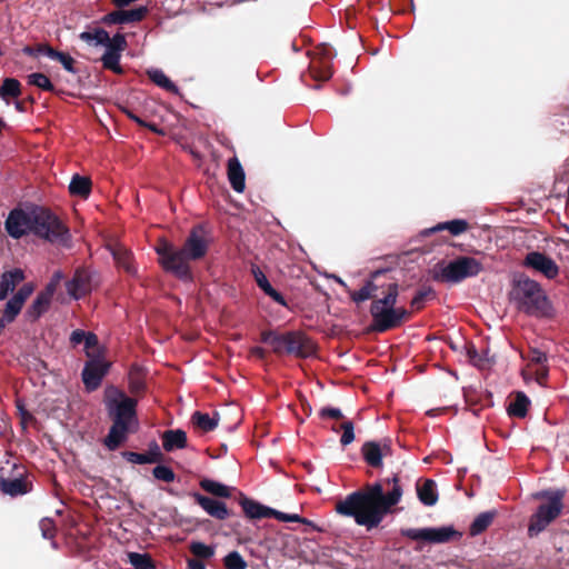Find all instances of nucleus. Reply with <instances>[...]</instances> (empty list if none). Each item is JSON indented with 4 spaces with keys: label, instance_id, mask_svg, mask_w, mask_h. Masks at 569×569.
Segmentation results:
<instances>
[{
    "label": "nucleus",
    "instance_id": "37998d69",
    "mask_svg": "<svg viewBox=\"0 0 569 569\" xmlns=\"http://www.w3.org/2000/svg\"><path fill=\"white\" fill-rule=\"evenodd\" d=\"M22 303L18 301L14 297H12L6 305L3 311V318L7 322H12L16 317L20 313Z\"/></svg>",
    "mask_w": 569,
    "mask_h": 569
},
{
    "label": "nucleus",
    "instance_id": "a211bd4d",
    "mask_svg": "<svg viewBox=\"0 0 569 569\" xmlns=\"http://www.w3.org/2000/svg\"><path fill=\"white\" fill-rule=\"evenodd\" d=\"M146 370L137 365L133 363L130 367L129 373H128V388L129 392L134 397H142L147 391V385H146Z\"/></svg>",
    "mask_w": 569,
    "mask_h": 569
},
{
    "label": "nucleus",
    "instance_id": "c756f323",
    "mask_svg": "<svg viewBox=\"0 0 569 569\" xmlns=\"http://www.w3.org/2000/svg\"><path fill=\"white\" fill-rule=\"evenodd\" d=\"M496 516V510L479 513L469 527L470 536L475 537L486 531L488 527L492 523Z\"/></svg>",
    "mask_w": 569,
    "mask_h": 569
},
{
    "label": "nucleus",
    "instance_id": "f03ea898",
    "mask_svg": "<svg viewBox=\"0 0 569 569\" xmlns=\"http://www.w3.org/2000/svg\"><path fill=\"white\" fill-rule=\"evenodd\" d=\"M385 483L392 487L389 492L385 493L382 482L368 483L338 501L336 511L353 518L357 525L368 530L377 528L403 493L398 473L386 479Z\"/></svg>",
    "mask_w": 569,
    "mask_h": 569
},
{
    "label": "nucleus",
    "instance_id": "e2e57ef3",
    "mask_svg": "<svg viewBox=\"0 0 569 569\" xmlns=\"http://www.w3.org/2000/svg\"><path fill=\"white\" fill-rule=\"evenodd\" d=\"M250 355L259 360H264L267 351L261 347H252L250 349Z\"/></svg>",
    "mask_w": 569,
    "mask_h": 569
},
{
    "label": "nucleus",
    "instance_id": "0e129e2a",
    "mask_svg": "<svg viewBox=\"0 0 569 569\" xmlns=\"http://www.w3.org/2000/svg\"><path fill=\"white\" fill-rule=\"evenodd\" d=\"M123 112L127 114V117L129 119H131L132 121H134L137 124H146V121L140 118L139 116H137L132 110L130 109H123Z\"/></svg>",
    "mask_w": 569,
    "mask_h": 569
},
{
    "label": "nucleus",
    "instance_id": "49530a36",
    "mask_svg": "<svg viewBox=\"0 0 569 569\" xmlns=\"http://www.w3.org/2000/svg\"><path fill=\"white\" fill-rule=\"evenodd\" d=\"M152 475L156 479L163 482H172L176 479L173 470L167 466L158 465L152 469Z\"/></svg>",
    "mask_w": 569,
    "mask_h": 569
},
{
    "label": "nucleus",
    "instance_id": "5701e85b",
    "mask_svg": "<svg viewBox=\"0 0 569 569\" xmlns=\"http://www.w3.org/2000/svg\"><path fill=\"white\" fill-rule=\"evenodd\" d=\"M23 279L24 273L19 268L3 272L0 279V300H4Z\"/></svg>",
    "mask_w": 569,
    "mask_h": 569
},
{
    "label": "nucleus",
    "instance_id": "412c9836",
    "mask_svg": "<svg viewBox=\"0 0 569 569\" xmlns=\"http://www.w3.org/2000/svg\"><path fill=\"white\" fill-rule=\"evenodd\" d=\"M111 253L118 267L122 268L130 276L137 274V268L130 250L121 244H114L111 248Z\"/></svg>",
    "mask_w": 569,
    "mask_h": 569
},
{
    "label": "nucleus",
    "instance_id": "7ed1b4c3",
    "mask_svg": "<svg viewBox=\"0 0 569 569\" xmlns=\"http://www.w3.org/2000/svg\"><path fill=\"white\" fill-rule=\"evenodd\" d=\"M4 229L13 239L33 234L50 243L67 244L71 238L69 228L59 217L39 206L12 209L4 221Z\"/></svg>",
    "mask_w": 569,
    "mask_h": 569
},
{
    "label": "nucleus",
    "instance_id": "603ef678",
    "mask_svg": "<svg viewBox=\"0 0 569 569\" xmlns=\"http://www.w3.org/2000/svg\"><path fill=\"white\" fill-rule=\"evenodd\" d=\"M98 337L93 332H88L84 338V349L89 358L97 357L90 350L98 347Z\"/></svg>",
    "mask_w": 569,
    "mask_h": 569
},
{
    "label": "nucleus",
    "instance_id": "de8ad7c7",
    "mask_svg": "<svg viewBox=\"0 0 569 569\" xmlns=\"http://www.w3.org/2000/svg\"><path fill=\"white\" fill-rule=\"evenodd\" d=\"M39 527L42 533V537L46 539H53L57 532V528L54 521L50 518H43L39 522Z\"/></svg>",
    "mask_w": 569,
    "mask_h": 569
},
{
    "label": "nucleus",
    "instance_id": "f3484780",
    "mask_svg": "<svg viewBox=\"0 0 569 569\" xmlns=\"http://www.w3.org/2000/svg\"><path fill=\"white\" fill-rule=\"evenodd\" d=\"M122 456L127 461L137 465L156 463L163 460V455L156 441L150 443L148 452L124 451Z\"/></svg>",
    "mask_w": 569,
    "mask_h": 569
},
{
    "label": "nucleus",
    "instance_id": "6e6d98bb",
    "mask_svg": "<svg viewBox=\"0 0 569 569\" xmlns=\"http://www.w3.org/2000/svg\"><path fill=\"white\" fill-rule=\"evenodd\" d=\"M32 291L33 286L31 283H24L13 297L23 305Z\"/></svg>",
    "mask_w": 569,
    "mask_h": 569
},
{
    "label": "nucleus",
    "instance_id": "4c0bfd02",
    "mask_svg": "<svg viewBox=\"0 0 569 569\" xmlns=\"http://www.w3.org/2000/svg\"><path fill=\"white\" fill-rule=\"evenodd\" d=\"M120 58L121 53L106 50V52L101 57L103 68L107 70H111L114 73L121 74L123 72V69L120 66Z\"/></svg>",
    "mask_w": 569,
    "mask_h": 569
},
{
    "label": "nucleus",
    "instance_id": "052dcab7",
    "mask_svg": "<svg viewBox=\"0 0 569 569\" xmlns=\"http://www.w3.org/2000/svg\"><path fill=\"white\" fill-rule=\"evenodd\" d=\"M530 361L537 365H541L547 361V356L545 352L533 349L531 350Z\"/></svg>",
    "mask_w": 569,
    "mask_h": 569
},
{
    "label": "nucleus",
    "instance_id": "473e14b6",
    "mask_svg": "<svg viewBox=\"0 0 569 569\" xmlns=\"http://www.w3.org/2000/svg\"><path fill=\"white\" fill-rule=\"evenodd\" d=\"M147 73L149 79L158 87L173 94L179 93V88L164 74L162 70L151 69L148 70Z\"/></svg>",
    "mask_w": 569,
    "mask_h": 569
},
{
    "label": "nucleus",
    "instance_id": "1a4fd4ad",
    "mask_svg": "<svg viewBox=\"0 0 569 569\" xmlns=\"http://www.w3.org/2000/svg\"><path fill=\"white\" fill-rule=\"evenodd\" d=\"M483 271L482 263L473 257L459 256L448 263L439 262L431 271L432 280L457 284Z\"/></svg>",
    "mask_w": 569,
    "mask_h": 569
},
{
    "label": "nucleus",
    "instance_id": "cd10ccee",
    "mask_svg": "<svg viewBox=\"0 0 569 569\" xmlns=\"http://www.w3.org/2000/svg\"><path fill=\"white\" fill-rule=\"evenodd\" d=\"M199 486L202 490L217 498H229L233 490V488L209 478H202L199 481Z\"/></svg>",
    "mask_w": 569,
    "mask_h": 569
},
{
    "label": "nucleus",
    "instance_id": "a878e982",
    "mask_svg": "<svg viewBox=\"0 0 569 569\" xmlns=\"http://www.w3.org/2000/svg\"><path fill=\"white\" fill-rule=\"evenodd\" d=\"M309 72L316 81H327L332 77V64L328 59L313 58L309 66Z\"/></svg>",
    "mask_w": 569,
    "mask_h": 569
},
{
    "label": "nucleus",
    "instance_id": "3c124183",
    "mask_svg": "<svg viewBox=\"0 0 569 569\" xmlns=\"http://www.w3.org/2000/svg\"><path fill=\"white\" fill-rule=\"evenodd\" d=\"M319 416L321 419H343L345 416L339 408L325 407L319 411Z\"/></svg>",
    "mask_w": 569,
    "mask_h": 569
},
{
    "label": "nucleus",
    "instance_id": "79ce46f5",
    "mask_svg": "<svg viewBox=\"0 0 569 569\" xmlns=\"http://www.w3.org/2000/svg\"><path fill=\"white\" fill-rule=\"evenodd\" d=\"M223 565L227 569H246L247 561L238 551H231L223 558Z\"/></svg>",
    "mask_w": 569,
    "mask_h": 569
},
{
    "label": "nucleus",
    "instance_id": "864d4df0",
    "mask_svg": "<svg viewBox=\"0 0 569 569\" xmlns=\"http://www.w3.org/2000/svg\"><path fill=\"white\" fill-rule=\"evenodd\" d=\"M62 279H63V273L60 270L56 271L52 274L50 281L44 287V290L50 292L51 295H54L59 283L61 282Z\"/></svg>",
    "mask_w": 569,
    "mask_h": 569
},
{
    "label": "nucleus",
    "instance_id": "f257e3e1",
    "mask_svg": "<svg viewBox=\"0 0 569 569\" xmlns=\"http://www.w3.org/2000/svg\"><path fill=\"white\" fill-rule=\"evenodd\" d=\"M387 270H376L370 273L365 284L350 291V299L357 305L371 299L370 316L372 318L368 332H387L399 328L411 319V311L397 307L399 284L397 280L387 277Z\"/></svg>",
    "mask_w": 569,
    "mask_h": 569
},
{
    "label": "nucleus",
    "instance_id": "f704fd0d",
    "mask_svg": "<svg viewBox=\"0 0 569 569\" xmlns=\"http://www.w3.org/2000/svg\"><path fill=\"white\" fill-rule=\"evenodd\" d=\"M79 37L88 44L104 46L106 42H109V33L102 28H94L90 31H83Z\"/></svg>",
    "mask_w": 569,
    "mask_h": 569
},
{
    "label": "nucleus",
    "instance_id": "c85d7f7f",
    "mask_svg": "<svg viewBox=\"0 0 569 569\" xmlns=\"http://www.w3.org/2000/svg\"><path fill=\"white\" fill-rule=\"evenodd\" d=\"M530 406V399L525 392H516L515 399L509 403L507 412L511 417L525 418Z\"/></svg>",
    "mask_w": 569,
    "mask_h": 569
},
{
    "label": "nucleus",
    "instance_id": "09e8293b",
    "mask_svg": "<svg viewBox=\"0 0 569 569\" xmlns=\"http://www.w3.org/2000/svg\"><path fill=\"white\" fill-rule=\"evenodd\" d=\"M273 518L279 521H283V522L310 523V521L308 519L302 518L301 516H299L297 513L289 515V513L278 511L276 509H274Z\"/></svg>",
    "mask_w": 569,
    "mask_h": 569
},
{
    "label": "nucleus",
    "instance_id": "4468645a",
    "mask_svg": "<svg viewBox=\"0 0 569 569\" xmlns=\"http://www.w3.org/2000/svg\"><path fill=\"white\" fill-rule=\"evenodd\" d=\"M148 12L149 10L144 6L130 10L119 8V10L109 12L103 16L102 22L106 24H128L140 22L147 17Z\"/></svg>",
    "mask_w": 569,
    "mask_h": 569
},
{
    "label": "nucleus",
    "instance_id": "b1692460",
    "mask_svg": "<svg viewBox=\"0 0 569 569\" xmlns=\"http://www.w3.org/2000/svg\"><path fill=\"white\" fill-rule=\"evenodd\" d=\"M417 496L421 503L431 507L438 501L437 485L432 479H425L422 482L418 481L416 486Z\"/></svg>",
    "mask_w": 569,
    "mask_h": 569
},
{
    "label": "nucleus",
    "instance_id": "423d86ee",
    "mask_svg": "<svg viewBox=\"0 0 569 569\" xmlns=\"http://www.w3.org/2000/svg\"><path fill=\"white\" fill-rule=\"evenodd\" d=\"M509 297L516 309L528 316L548 318L552 315V305L541 284L525 274L512 281Z\"/></svg>",
    "mask_w": 569,
    "mask_h": 569
},
{
    "label": "nucleus",
    "instance_id": "c9c22d12",
    "mask_svg": "<svg viewBox=\"0 0 569 569\" xmlns=\"http://www.w3.org/2000/svg\"><path fill=\"white\" fill-rule=\"evenodd\" d=\"M191 420L203 432L212 431L218 426V419L201 411L193 412Z\"/></svg>",
    "mask_w": 569,
    "mask_h": 569
},
{
    "label": "nucleus",
    "instance_id": "7c9ffc66",
    "mask_svg": "<svg viewBox=\"0 0 569 569\" xmlns=\"http://www.w3.org/2000/svg\"><path fill=\"white\" fill-rule=\"evenodd\" d=\"M92 182L90 178L74 174L69 184V192L72 196H78L87 199L91 192Z\"/></svg>",
    "mask_w": 569,
    "mask_h": 569
},
{
    "label": "nucleus",
    "instance_id": "dca6fc26",
    "mask_svg": "<svg viewBox=\"0 0 569 569\" xmlns=\"http://www.w3.org/2000/svg\"><path fill=\"white\" fill-rule=\"evenodd\" d=\"M238 502L241 506L243 513L249 519L273 518L274 509L248 498L242 492L239 493Z\"/></svg>",
    "mask_w": 569,
    "mask_h": 569
},
{
    "label": "nucleus",
    "instance_id": "72a5a7b5",
    "mask_svg": "<svg viewBox=\"0 0 569 569\" xmlns=\"http://www.w3.org/2000/svg\"><path fill=\"white\" fill-rule=\"evenodd\" d=\"M21 94V83L16 78H6L0 87V98L9 103V98Z\"/></svg>",
    "mask_w": 569,
    "mask_h": 569
},
{
    "label": "nucleus",
    "instance_id": "4be33fe9",
    "mask_svg": "<svg viewBox=\"0 0 569 569\" xmlns=\"http://www.w3.org/2000/svg\"><path fill=\"white\" fill-rule=\"evenodd\" d=\"M228 179L236 192H242L244 190L246 174L237 157L230 158L228 160Z\"/></svg>",
    "mask_w": 569,
    "mask_h": 569
},
{
    "label": "nucleus",
    "instance_id": "338daca9",
    "mask_svg": "<svg viewBox=\"0 0 569 569\" xmlns=\"http://www.w3.org/2000/svg\"><path fill=\"white\" fill-rule=\"evenodd\" d=\"M188 568L189 569H206V566L200 559H189Z\"/></svg>",
    "mask_w": 569,
    "mask_h": 569
},
{
    "label": "nucleus",
    "instance_id": "ddd939ff",
    "mask_svg": "<svg viewBox=\"0 0 569 569\" xmlns=\"http://www.w3.org/2000/svg\"><path fill=\"white\" fill-rule=\"evenodd\" d=\"M92 274L87 269H77L72 279L66 282V288L70 297L79 300L92 290Z\"/></svg>",
    "mask_w": 569,
    "mask_h": 569
},
{
    "label": "nucleus",
    "instance_id": "5fc2aeb1",
    "mask_svg": "<svg viewBox=\"0 0 569 569\" xmlns=\"http://www.w3.org/2000/svg\"><path fill=\"white\" fill-rule=\"evenodd\" d=\"M56 60L59 61L67 71L74 72V59L69 53L61 51Z\"/></svg>",
    "mask_w": 569,
    "mask_h": 569
},
{
    "label": "nucleus",
    "instance_id": "20e7f679",
    "mask_svg": "<svg viewBox=\"0 0 569 569\" xmlns=\"http://www.w3.org/2000/svg\"><path fill=\"white\" fill-rule=\"evenodd\" d=\"M208 249L209 241L204 228L196 226L190 230L180 249L174 248L168 241H161L156 247V252L159 256V263L166 271L173 273L180 280L191 281L192 273L189 261L202 259Z\"/></svg>",
    "mask_w": 569,
    "mask_h": 569
},
{
    "label": "nucleus",
    "instance_id": "2eb2a0df",
    "mask_svg": "<svg viewBox=\"0 0 569 569\" xmlns=\"http://www.w3.org/2000/svg\"><path fill=\"white\" fill-rule=\"evenodd\" d=\"M194 501L212 518L226 520L230 517V511L223 501L207 497L199 492H192Z\"/></svg>",
    "mask_w": 569,
    "mask_h": 569
},
{
    "label": "nucleus",
    "instance_id": "c03bdc74",
    "mask_svg": "<svg viewBox=\"0 0 569 569\" xmlns=\"http://www.w3.org/2000/svg\"><path fill=\"white\" fill-rule=\"evenodd\" d=\"M340 430H342V435L340 438V443L346 447L350 445L355 440V426L351 420H345L341 422Z\"/></svg>",
    "mask_w": 569,
    "mask_h": 569
},
{
    "label": "nucleus",
    "instance_id": "39448f33",
    "mask_svg": "<svg viewBox=\"0 0 569 569\" xmlns=\"http://www.w3.org/2000/svg\"><path fill=\"white\" fill-rule=\"evenodd\" d=\"M103 402L112 421L103 443L109 450L114 451L127 440L128 435L132 431L131 425L138 422V400L127 396L116 386H108L104 389Z\"/></svg>",
    "mask_w": 569,
    "mask_h": 569
},
{
    "label": "nucleus",
    "instance_id": "bf43d9fd",
    "mask_svg": "<svg viewBox=\"0 0 569 569\" xmlns=\"http://www.w3.org/2000/svg\"><path fill=\"white\" fill-rule=\"evenodd\" d=\"M87 333L88 332H86L81 329L73 330L70 336V342L74 346L80 345L81 342H84V338H86Z\"/></svg>",
    "mask_w": 569,
    "mask_h": 569
},
{
    "label": "nucleus",
    "instance_id": "f8f14e48",
    "mask_svg": "<svg viewBox=\"0 0 569 569\" xmlns=\"http://www.w3.org/2000/svg\"><path fill=\"white\" fill-rule=\"evenodd\" d=\"M523 266L543 274L547 279H555L559 274V267L547 254L539 251L527 253Z\"/></svg>",
    "mask_w": 569,
    "mask_h": 569
},
{
    "label": "nucleus",
    "instance_id": "8fccbe9b",
    "mask_svg": "<svg viewBox=\"0 0 569 569\" xmlns=\"http://www.w3.org/2000/svg\"><path fill=\"white\" fill-rule=\"evenodd\" d=\"M252 274L258 287L266 293L272 286L259 267H252Z\"/></svg>",
    "mask_w": 569,
    "mask_h": 569
},
{
    "label": "nucleus",
    "instance_id": "58836bf2",
    "mask_svg": "<svg viewBox=\"0 0 569 569\" xmlns=\"http://www.w3.org/2000/svg\"><path fill=\"white\" fill-rule=\"evenodd\" d=\"M128 558L134 569L154 568L153 560L148 553L129 552Z\"/></svg>",
    "mask_w": 569,
    "mask_h": 569
},
{
    "label": "nucleus",
    "instance_id": "4d7b16f0",
    "mask_svg": "<svg viewBox=\"0 0 569 569\" xmlns=\"http://www.w3.org/2000/svg\"><path fill=\"white\" fill-rule=\"evenodd\" d=\"M317 54L319 59H322V60H329L330 62L332 61L333 57H335V52H333V49L328 46V44H321L319 47H317Z\"/></svg>",
    "mask_w": 569,
    "mask_h": 569
},
{
    "label": "nucleus",
    "instance_id": "2f4dec72",
    "mask_svg": "<svg viewBox=\"0 0 569 569\" xmlns=\"http://www.w3.org/2000/svg\"><path fill=\"white\" fill-rule=\"evenodd\" d=\"M468 228H469V223L466 220L455 219L451 221L440 222L437 226H435L433 228L429 229L428 232L432 233V232L447 230L452 236H459V234L466 232L468 230Z\"/></svg>",
    "mask_w": 569,
    "mask_h": 569
},
{
    "label": "nucleus",
    "instance_id": "0eeeda50",
    "mask_svg": "<svg viewBox=\"0 0 569 569\" xmlns=\"http://www.w3.org/2000/svg\"><path fill=\"white\" fill-rule=\"evenodd\" d=\"M566 489H545L533 493V499L542 502L529 518L528 537L535 538L547 529L563 510Z\"/></svg>",
    "mask_w": 569,
    "mask_h": 569
},
{
    "label": "nucleus",
    "instance_id": "6e6552de",
    "mask_svg": "<svg viewBox=\"0 0 569 569\" xmlns=\"http://www.w3.org/2000/svg\"><path fill=\"white\" fill-rule=\"evenodd\" d=\"M260 341L270 345L277 356L288 355L306 359L316 353V345L302 331L279 333L273 330H264L260 335Z\"/></svg>",
    "mask_w": 569,
    "mask_h": 569
},
{
    "label": "nucleus",
    "instance_id": "e433bc0d",
    "mask_svg": "<svg viewBox=\"0 0 569 569\" xmlns=\"http://www.w3.org/2000/svg\"><path fill=\"white\" fill-rule=\"evenodd\" d=\"M436 298V291L430 286L420 288L413 298L411 299V308L416 311L421 310L425 307V302L429 299Z\"/></svg>",
    "mask_w": 569,
    "mask_h": 569
},
{
    "label": "nucleus",
    "instance_id": "393cba45",
    "mask_svg": "<svg viewBox=\"0 0 569 569\" xmlns=\"http://www.w3.org/2000/svg\"><path fill=\"white\" fill-rule=\"evenodd\" d=\"M361 453L365 461L372 468H381L383 466V449L376 441H367L361 447Z\"/></svg>",
    "mask_w": 569,
    "mask_h": 569
},
{
    "label": "nucleus",
    "instance_id": "a19ab883",
    "mask_svg": "<svg viewBox=\"0 0 569 569\" xmlns=\"http://www.w3.org/2000/svg\"><path fill=\"white\" fill-rule=\"evenodd\" d=\"M190 552L201 559H209L214 555V549L211 546H207L200 541H192L189 546Z\"/></svg>",
    "mask_w": 569,
    "mask_h": 569
},
{
    "label": "nucleus",
    "instance_id": "9d476101",
    "mask_svg": "<svg viewBox=\"0 0 569 569\" xmlns=\"http://www.w3.org/2000/svg\"><path fill=\"white\" fill-rule=\"evenodd\" d=\"M400 535L410 540L421 541L429 545L447 543L459 540L462 533L453 528V526H443L439 528H405L400 530Z\"/></svg>",
    "mask_w": 569,
    "mask_h": 569
},
{
    "label": "nucleus",
    "instance_id": "a18cd8bd",
    "mask_svg": "<svg viewBox=\"0 0 569 569\" xmlns=\"http://www.w3.org/2000/svg\"><path fill=\"white\" fill-rule=\"evenodd\" d=\"M106 50L121 53L127 48V40L122 33H116L109 37V42L104 43Z\"/></svg>",
    "mask_w": 569,
    "mask_h": 569
},
{
    "label": "nucleus",
    "instance_id": "ea45409f",
    "mask_svg": "<svg viewBox=\"0 0 569 569\" xmlns=\"http://www.w3.org/2000/svg\"><path fill=\"white\" fill-rule=\"evenodd\" d=\"M28 83L31 86H36L44 91L52 92L54 91V86L50 81V79L41 72H34L28 76Z\"/></svg>",
    "mask_w": 569,
    "mask_h": 569
},
{
    "label": "nucleus",
    "instance_id": "aec40b11",
    "mask_svg": "<svg viewBox=\"0 0 569 569\" xmlns=\"http://www.w3.org/2000/svg\"><path fill=\"white\" fill-rule=\"evenodd\" d=\"M161 438L162 447L167 452H171L176 449H183L188 445L187 433L181 429L166 430Z\"/></svg>",
    "mask_w": 569,
    "mask_h": 569
},
{
    "label": "nucleus",
    "instance_id": "6ab92c4d",
    "mask_svg": "<svg viewBox=\"0 0 569 569\" xmlns=\"http://www.w3.org/2000/svg\"><path fill=\"white\" fill-rule=\"evenodd\" d=\"M52 297L53 295L44 289L40 291L26 311L27 319L31 322L37 321L44 312L48 311Z\"/></svg>",
    "mask_w": 569,
    "mask_h": 569
},
{
    "label": "nucleus",
    "instance_id": "774afa93",
    "mask_svg": "<svg viewBox=\"0 0 569 569\" xmlns=\"http://www.w3.org/2000/svg\"><path fill=\"white\" fill-rule=\"evenodd\" d=\"M44 50H46L44 56L49 57L52 60H56L58 58V56L60 54V52H61V51H58V50L53 49L50 46L48 48H44Z\"/></svg>",
    "mask_w": 569,
    "mask_h": 569
},
{
    "label": "nucleus",
    "instance_id": "13d9d810",
    "mask_svg": "<svg viewBox=\"0 0 569 569\" xmlns=\"http://www.w3.org/2000/svg\"><path fill=\"white\" fill-rule=\"evenodd\" d=\"M266 295L268 297H270L273 301H276L277 303L283 306V307H287V301L284 299V297L279 292L277 291L273 287H271L267 292Z\"/></svg>",
    "mask_w": 569,
    "mask_h": 569
},
{
    "label": "nucleus",
    "instance_id": "bb28decb",
    "mask_svg": "<svg viewBox=\"0 0 569 569\" xmlns=\"http://www.w3.org/2000/svg\"><path fill=\"white\" fill-rule=\"evenodd\" d=\"M0 490L11 497H17L27 493L29 491V485L22 478H0Z\"/></svg>",
    "mask_w": 569,
    "mask_h": 569
},
{
    "label": "nucleus",
    "instance_id": "69168bd1",
    "mask_svg": "<svg viewBox=\"0 0 569 569\" xmlns=\"http://www.w3.org/2000/svg\"><path fill=\"white\" fill-rule=\"evenodd\" d=\"M140 127H146L149 130H151L152 132L160 134V136H164V133H166L163 129L159 128L156 123H152V122L146 121V124H140Z\"/></svg>",
    "mask_w": 569,
    "mask_h": 569
},
{
    "label": "nucleus",
    "instance_id": "9b49d317",
    "mask_svg": "<svg viewBox=\"0 0 569 569\" xmlns=\"http://www.w3.org/2000/svg\"><path fill=\"white\" fill-rule=\"evenodd\" d=\"M111 362L106 361L100 355L90 358L81 372L82 382L87 391L91 392L97 390L109 372Z\"/></svg>",
    "mask_w": 569,
    "mask_h": 569
},
{
    "label": "nucleus",
    "instance_id": "680f3d73",
    "mask_svg": "<svg viewBox=\"0 0 569 569\" xmlns=\"http://www.w3.org/2000/svg\"><path fill=\"white\" fill-rule=\"evenodd\" d=\"M466 349H467V356H468L469 360L473 365H477V362L480 360V358H479V353H478V350L475 347V345L473 343H468L466 346Z\"/></svg>",
    "mask_w": 569,
    "mask_h": 569
}]
</instances>
